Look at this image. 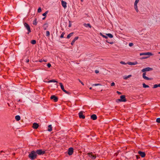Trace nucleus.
<instances>
[{
  "label": "nucleus",
  "mask_w": 160,
  "mask_h": 160,
  "mask_svg": "<svg viewBox=\"0 0 160 160\" xmlns=\"http://www.w3.org/2000/svg\"><path fill=\"white\" fill-rule=\"evenodd\" d=\"M106 35L110 38H112L113 37V36L110 33L107 34Z\"/></svg>",
  "instance_id": "a878e982"
},
{
  "label": "nucleus",
  "mask_w": 160,
  "mask_h": 160,
  "mask_svg": "<svg viewBox=\"0 0 160 160\" xmlns=\"http://www.w3.org/2000/svg\"><path fill=\"white\" fill-rule=\"evenodd\" d=\"M50 98L51 99H53L55 102H57L58 100V98L54 95L51 96Z\"/></svg>",
  "instance_id": "f8f14e48"
},
{
  "label": "nucleus",
  "mask_w": 160,
  "mask_h": 160,
  "mask_svg": "<svg viewBox=\"0 0 160 160\" xmlns=\"http://www.w3.org/2000/svg\"><path fill=\"white\" fill-rule=\"evenodd\" d=\"M88 155L89 158L93 159H95L96 158V156L92 153H88Z\"/></svg>",
  "instance_id": "6e6552de"
},
{
  "label": "nucleus",
  "mask_w": 160,
  "mask_h": 160,
  "mask_svg": "<svg viewBox=\"0 0 160 160\" xmlns=\"http://www.w3.org/2000/svg\"><path fill=\"white\" fill-rule=\"evenodd\" d=\"M78 37H75L74 38V39L72 41V42L71 43V44L72 45H73L74 43L78 39Z\"/></svg>",
  "instance_id": "f3484780"
},
{
  "label": "nucleus",
  "mask_w": 160,
  "mask_h": 160,
  "mask_svg": "<svg viewBox=\"0 0 160 160\" xmlns=\"http://www.w3.org/2000/svg\"><path fill=\"white\" fill-rule=\"evenodd\" d=\"M152 68L148 67L143 69L141 71L142 72H146L152 71Z\"/></svg>",
  "instance_id": "20e7f679"
},
{
  "label": "nucleus",
  "mask_w": 160,
  "mask_h": 160,
  "mask_svg": "<svg viewBox=\"0 0 160 160\" xmlns=\"http://www.w3.org/2000/svg\"><path fill=\"white\" fill-rule=\"evenodd\" d=\"M45 18H43V19H44Z\"/></svg>",
  "instance_id": "5fc2aeb1"
},
{
  "label": "nucleus",
  "mask_w": 160,
  "mask_h": 160,
  "mask_svg": "<svg viewBox=\"0 0 160 160\" xmlns=\"http://www.w3.org/2000/svg\"><path fill=\"white\" fill-rule=\"evenodd\" d=\"M33 25H36L37 24V20L35 19L33 21Z\"/></svg>",
  "instance_id": "c756f323"
},
{
  "label": "nucleus",
  "mask_w": 160,
  "mask_h": 160,
  "mask_svg": "<svg viewBox=\"0 0 160 160\" xmlns=\"http://www.w3.org/2000/svg\"><path fill=\"white\" fill-rule=\"evenodd\" d=\"M64 34L65 33L64 32L62 33L60 36V38H63L64 37Z\"/></svg>",
  "instance_id": "c9c22d12"
},
{
  "label": "nucleus",
  "mask_w": 160,
  "mask_h": 160,
  "mask_svg": "<svg viewBox=\"0 0 160 160\" xmlns=\"http://www.w3.org/2000/svg\"><path fill=\"white\" fill-rule=\"evenodd\" d=\"M156 122H157L160 123V118H158L156 119Z\"/></svg>",
  "instance_id": "4c0bfd02"
},
{
  "label": "nucleus",
  "mask_w": 160,
  "mask_h": 160,
  "mask_svg": "<svg viewBox=\"0 0 160 160\" xmlns=\"http://www.w3.org/2000/svg\"><path fill=\"white\" fill-rule=\"evenodd\" d=\"M61 4L62 7L64 8H66L67 7V3L66 2L63 0L61 1Z\"/></svg>",
  "instance_id": "ddd939ff"
},
{
  "label": "nucleus",
  "mask_w": 160,
  "mask_h": 160,
  "mask_svg": "<svg viewBox=\"0 0 160 160\" xmlns=\"http://www.w3.org/2000/svg\"><path fill=\"white\" fill-rule=\"evenodd\" d=\"M133 45V44L132 43H130L129 44V46L130 47H132Z\"/></svg>",
  "instance_id": "a19ab883"
},
{
  "label": "nucleus",
  "mask_w": 160,
  "mask_h": 160,
  "mask_svg": "<svg viewBox=\"0 0 160 160\" xmlns=\"http://www.w3.org/2000/svg\"><path fill=\"white\" fill-rule=\"evenodd\" d=\"M99 72V71L98 70H96L95 71V72L96 73H98Z\"/></svg>",
  "instance_id": "a18cd8bd"
},
{
  "label": "nucleus",
  "mask_w": 160,
  "mask_h": 160,
  "mask_svg": "<svg viewBox=\"0 0 160 160\" xmlns=\"http://www.w3.org/2000/svg\"><path fill=\"white\" fill-rule=\"evenodd\" d=\"M100 35L101 36H102V37L103 38H108V37H107V36H105V35H103V34L102 33H101V32H100Z\"/></svg>",
  "instance_id": "bb28decb"
},
{
  "label": "nucleus",
  "mask_w": 160,
  "mask_h": 160,
  "mask_svg": "<svg viewBox=\"0 0 160 160\" xmlns=\"http://www.w3.org/2000/svg\"><path fill=\"white\" fill-rule=\"evenodd\" d=\"M48 131L51 132L52 131V127L51 125H49L48 127Z\"/></svg>",
  "instance_id": "4be33fe9"
},
{
  "label": "nucleus",
  "mask_w": 160,
  "mask_h": 160,
  "mask_svg": "<svg viewBox=\"0 0 160 160\" xmlns=\"http://www.w3.org/2000/svg\"><path fill=\"white\" fill-rule=\"evenodd\" d=\"M31 43L33 44H34L36 43V41L35 40H32L31 42Z\"/></svg>",
  "instance_id": "2f4dec72"
},
{
  "label": "nucleus",
  "mask_w": 160,
  "mask_h": 160,
  "mask_svg": "<svg viewBox=\"0 0 160 160\" xmlns=\"http://www.w3.org/2000/svg\"><path fill=\"white\" fill-rule=\"evenodd\" d=\"M48 11L46 12L45 13H43L42 14V15L46 17V16L47 14L48 13Z\"/></svg>",
  "instance_id": "f704fd0d"
},
{
  "label": "nucleus",
  "mask_w": 160,
  "mask_h": 160,
  "mask_svg": "<svg viewBox=\"0 0 160 160\" xmlns=\"http://www.w3.org/2000/svg\"><path fill=\"white\" fill-rule=\"evenodd\" d=\"M39 127L38 124L36 123H34L33 124L32 128L34 129H37Z\"/></svg>",
  "instance_id": "2eb2a0df"
},
{
  "label": "nucleus",
  "mask_w": 160,
  "mask_h": 160,
  "mask_svg": "<svg viewBox=\"0 0 160 160\" xmlns=\"http://www.w3.org/2000/svg\"><path fill=\"white\" fill-rule=\"evenodd\" d=\"M15 119L17 121H18L20 119V117L19 115H17L15 117Z\"/></svg>",
  "instance_id": "393cba45"
},
{
  "label": "nucleus",
  "mask_w": 160,
  "mask_h": 160,
  "mask_svg": "<svg viewBox=\"0 0 160 160\" xmlns=\"http://www.w3.org/2000/svg\"><path fill=\"white\" fill-rule=\"evenodd\" d=\"M37 154L36 152L34 151H32L29 155V157L31 159H33L36 158Z\"/></svg>",
  "instance_id": "f257e3e1"
},
{
  "label": "nucleus",
  "mask_w": 160,
  "mask_h": 160,
  "mask_svg": "<svg viewBox=\"0 0 160 160\" xmlns=\"http://www.w3.org/2000/svg\"><path fill=\"white\" fill-rule=\"evenodd\" d=\"M120 98L118 99L117 101H118L121 102H125L126 101L125 96L124 95H122L120 96Z\"/></svg>",
  "instance_id": "7ed1b4c3"
},
{
  "label": "nucleus",
  "mask_w": 160,
  "mask_h": 160,
  "mask_svg": "<svg viewBox=\"0 0 160 160\" xmlns=\"http://www.w3.org/2000/svg\"><path fill=\"white\" fill-rule=\"evenodd\" d=\"M73 152V148H70L68 150V154L69 155H72Z\"/></svg>",
  "instance_id": "9d476101"
},
{
  "label": "nucleus",
  "mask_w": 160,
  "mask_h": 160,
  "mask_svg": "<svg viewBox=\"0 0 160 160\" xmlns=\"http://www.w3.org/2000/svg\"><path fill=\"white\" fill-rule=\"evenodd\" d=\"M140 0H135L134 4V7L135 11L137 12L139 11L138 7V3L139 2Z\"/></svg>",
  "instance_id": "f03ea898"
},
{
  "label": "nucleus",
  "mask_w": 160,
  "mask_h": 160,
  "mask_svg": "<svg viewBox=\"0 0 160 160\" xmlns=\"http://www.w3.org/2000/svg\"><path fill=\"white\" fill-rule=\"evenodd\" d=\"M24 26L27 29L28 31V33L31 32V29L30 28V27L29 25L26 23H25L24 24Z\"/></svg>",
  "instance_id": "1a4fd4ad"
},
{
  "label": "nucleus",
  "mask_w": 160,
  "mask_h": 160,
  "mask_svg": "<svg viewBox=\"0 0 160 160\" xmlns=\"http://www.w3.org/2000/svg\"><path fill=\"white\" fill-rule=\"evenodd\" d=\"M69 25L68 27H70L71 26L72 24H71V23H70V21H69Z\"/></svg>",
  "instance_id": "c03bdc74"
},
{
  "label": "nucleus",
  "mask_w": 160,
  "mask_h": 160,
  "mask_svg": "<svg viewBox=\"0 0 160 160\" xmlns=\"http://www.w3.org/2000/svg\"><path fill=\"white\" fill-rule=\"evenodd\" d=\"M47 66L48 68H50L51 66V64L50 63H48Z\"/></svg>",
  "instance_id": "79ce46f5"
},
{
  "label": "nucleus",
  "mask_w": 160,
  "mask_h": 160,
  "mask_svg": "<svg viewBox=\"0 0 160 160\" xmlns=\"http://www.w3.org/2000/svg\"><path fill=\"white\" fill-rule=\"evenodd\" d=\"M29 61V59H28L27 60V62H28Z\"/></svg>",
  "instance_id": "8fccbe9b"
},
{
  "label": "nucleus",
  "mask_w": 160,
  "mask_h": 160,
  "mask_svg": "<svg viewBox=\"0 0 160 160\" xmlns=\"http://www.w3.org/2000/svg\"><path fill=\"white\" fill-rule=\"evenodd\" d=\"M81 0V1L82 2H83V0Z\"/></svg>",
  "instance_id": "603ef678"
},
{
  "label": "nucleus",
  "mask_w": 160,
  "mask_h": 160,
  "mask_svg": "<svg viewBox=\"0 0 160 160\" xmlns=\"http://www.w3.org/2000/svg\"><path fill=\"white\" fill-rule=\"evenodd\" d=\"M160 87V83L159 84H154L153 86V88H156L158 87Z\"/></svg>",
  "instance_id": "412c9836"
},
{
  "label": "nucleus",
  "mask_w": 160,
  "mask_h": 160,
  "mask_svg": "<svg viewBox=\"0 0 160 160\" xmlns=\"http://www.w3.org/2000/svg\"><path fill=\"white\" fill-rule=\"evenodd\" d=\"M158 53H159V54H160V52H158Z\"/></svg>",
  "instance_id": "6e6d98bb"
},
{
  "label": "nucleus",
  "mask_w": 160,
  "mask_h": 160,
  "mask_svg": "<svg viewBox=\"0 0 160 160\" xmlns=\"http://www.w3.org/2000/svg\"><path fill=\"white\" fill-rule=\"evenodd\" d=\"M46 36L49 37L50 36V32L49 31H47L46 32Z\"/></svg>",
  "instance_id": "7c9ffc66"
},
{
  "label": "nucleus",
  "mask_w": 160,
  "mask_h": 160,
  "mask_svg": "<svg viewBox=\"0 0 160 160\" xmlns=\"http://www.w3.org/2000/svg\"><path fill=\"white\" fill-rule=\"evenodd\" d=\"M100 85V84H93L92 85V86H99V85Z\"/></svg>",
  "instance_id": "ea45409f"
},
{
  "label": "nucleus",
  "mask_w": 160,
  "mask_h": 160,
  "mask_svg": "<svg viewBox=\"0 0 160 160\" xmlns=\"http://www.w3.org/2000/svg\"><path fill=\"white\" fill-rule=\"evenodd\" d=\"M81 84L83 85H84V84L80 80H79Z\"/></svg>",
  "instance_id": "de8ad7c7"
},
{
  "label": "nucleus",
  "mask_w": 160,
  "mask_h": 160,
  "mask_svg": "<svg viewBox=\"0 0 160 160\" xmlns=\"http://www.w3.org/2000/svg\"><path fill=\"white\" fill-rule=\"evenodd\" d=\"M138 63L137 62H127V64L129 65H135L137 64Z\"/></svg>",
  "instance_id": "dca6fc26"
},
{
  "label": "nucleus",
  "mask_w": 160,
  "mask_h": 160,
  "mask_svg": "<svg viewBox=\"0 0 160 160\" xmlns=\"http://www.w3.org/2000/svg\"><path fill=\"white\" fill-rule=\"evenodd\" d=\"M59 84H60V87H61V89H62V90L64 92H65L66 93H68V92L67 91H66L65 90L64 88V86L62 85V84L61 82H60Z\"/></svg>",
  "instance_id": "9b49d317"
},
{
  "label": "nucleus",
  "mask_w": 160,
  "mask_h": 160,
  "mask_svg": "<svg viewBox=\"0 0 160 160\" xmlns=\"http://www.w3.org/2000/svg\"><path fill=\"white\" fill-rule=\"evenodd\" d=\"M39 61L40 62H42L43 61H44V62H46L47 61V60H46L41 59L39 60Z\"/></svg>",
  "instance_id": "473e14b6"
},
{
  "label": "nucleus",
  "mask_w": 160,
  "mask_h": 160,
  "mask_svg": "<svg viewBox=\"0 0 160 160\" xmlns=\"http://www.w3.org/2000/svg\"><path fill=\"white\" fill-rule=\"evenodd\" d=\"M148 57H144L143 58V59H146V58H148Z\"/></svg>",
  "instance_id": "09e8293b"
},
{
  "label": "nucleus",
  "mask_w": 160,
  "mask_h": 160,
  "mask_svg": "<svg viewBox=\"0 0 160 160\" xmlns=\"http://www.w3.org/2000/svg\"><path fill=\"white\" fill-rule=\"evenodd\" d=\"M36 152V153H37L39 155H41L44 154L45 153V152L44 151H42L41 149H39L37 150Z\"/></svg>",
  "instance_id": "39448f33"
},
{
  "label": "nucleus",
  "mask_w": 160,
  "mask_h": 160,
  "mask_svg": "<svg viewBox=\"0 0 160 160\" xmlns=\"http://www.w3.org/2000/svg\"><path fill=\"white\" fill-rule=\"evenodd\" d=\"M153 54L150 52H144L140 53V56L142 55H149V56H152L153 55Z\"/></svg>",
  "instance_id": "0eeeda50"
},
{
  "label": "nucleus",
  "mask_w": 160,
  "mask_h": 160,
  "mask_svg": "<svg viewBox=\"0 0 160 160\" xmlns=\"http://www.w3.org/2000/svg\"><path fill=\"white\" fill-rule=\"evenodd\" d=\"M52 82H57L55 80H50L48 82V83Z\"/></svg>",
  "instance_id": "c85d7f7f"
},
{
  "label": "nucleus",
  "mask_w": 160,
  "mask_h": 160,
  "mask_svg": "<svg viewBox=\"0 0 160 160\" xmlns=\"http://www.w3.org/2000/svg\"><path fill=\"white\" fill-rule=\"evenodd\" d=\"M146 72H143L142 74V77L143 79L145 80H151L152 79L150 78H148L146 76Z\"/></svg>",
  "instance_id": "423d86ee"
},
{
  "label": "nucleus",
  "mask_w": 160,
  "mask_h": 160,
  "mask_svg": "<svg viewBox=\"0 0 160 160\" xmlns=\"http://www.w3.org/2000/svg\"><path fill=\"white\" fill-rule=\"evenodd\" d=\"M79 117L80 118H82V119H84L85 118V117L84 115H83V113L82 112H80L79 113Z\"/></svg>",
  "instance_id": "a211bd4d"
},
{
  "label": "nucleus",
  "mask_w": 160,
  "mask_h": 160,
  "mask_svg": "<svg viewBox=\"0 0 160 160\" xmlns=\"http://www.w3.org/2000/svg\"><path fill=\"white\" fill-rule=\"evenodd\" d=\"M120 63L121 64H124V65H126L127 64V63H126L125 62H123V61H121L120 62Z\"/></svg>",
  "instance_id": "e433bc0d"
},
{
  "label": "nucleus",
  "mask_w": 160,
  "mask_h": 160,
  "mask_svg": "<svg viewBox=\"0 0 160 160\" xmlns=\"http://www.w3.org/2000/svg\"><path fill=\"white\" fill-rule=\"evenodd\" d=\"M42 11L41 8H39L38 10V12L40 13Z\"/></svg>",
  "instance_id": "72a5a7b5"
},
{
  "label": "nucleus",
  "mask_w": 160,
  "mask_h": 160,
  "mask_svg": "<svg viewBox=\"0 0 160 160\" xmlns=\"http://www.w3.org/2000/svg\"><path fill=\"white\" fill-rule=\"evenodd\" d=\"M83 25L86 27H88L90 28H91V25L89 23H88V24L84 23L83 24Z\"/></svg>",
  "instance_id": "5701e85b"
},
{
  "label": "nucleus",
  "mask_w": 160,
  "mask_h": 160,
  "mask_svg": "<svg viewBox=\"0 0 160 160\" xmlns=\"http://www.w3.org/2000/svg\"><path fill=\"white\" fill-rule=\"evenodd\" d=\"M142 86L143 88H147L149 87L148 85H146L145 83H143L142 84Z\"/></svg>",
  "instance_id": "cd10ccee"
},
{
  "label": "nucleus",
  "mask_w": 160,
  "mask_h": 160,
  "mask_svg": "<svg viewBox=\"0 0 160 160\" xmlns=\"http://www.w3.org/2000/svg\"><path fill=\"white\" fill-rule=\"evenodd\" d=\"M115 85V84L114 83V82H112L111 84V86H114V85Z\"/></svg>",
  "instance_id": "37998d69"
},
{
  "label": "nucleus",
  "mask_w": 160,
  "mask_h": 160,
  "mask_svg": "<svg viewBox=\"0 0 160 160\" xmlns=\"http://www.w3.org/2000/svg\"><path fill=\"white\" fill-rule=\"evenodd\" d=\"M138 153L142 158H144L145 156V154L144 152L139 151Z\"/></svg>",
  "instance_id": "4468645a"
},
{
  "label": "nucleus",
  "mask_w": 160,
  "mask_h": 160,
  "mask_svg": "<svg viewBox=\"0 0 160 160\" xmlns=\"http://www.w3.org/2000/svg\"><path fill=\"white\" fill-rule=\"evenodd\" d=\"M89 89H92V87L90 88Z\"/></svg>",
  "instance_id": "3c124183"
},
{
  "label": "nucleus",
  "mask_w": 160,
  "mask_h": 160,
  "mask_svg": "<svg viewBox=\"0 0 160 160\" xmlns=\"http://www.w3.org/2000/svg\"><path fill=\"white\" fill-rule=\"evenodd\" d=\"M117 93L118 94H121V93L119 91H117Z\"/></svg>",
  "instance_id": "49530a36"
},
{
  "label": "nucleus",
  "mask_w": 160,
  "mask_h": 160,
  "mask_svg": "<svg viewBox=\"0 0 160 160\" xmlns=\"http://www.w3.org/2000/svg\"><path fill=\"white\" fill-rule=\"evenodd\" d=\"M73 34V32H72L71 33H70V34H69L67 36V38H70L71 37H72V35Z\"/></svg>",
  "instance_id": "b1692460"
},
{
  "label": "nucleus",
  "mask_w": 160,
  "mask_h": 160,
  "mask_svg": "<svg viewBox=\"0 0 160 160\" xmlns=\"http://www.w3.org/2000/svg\"><path fill=\"white\" fill-rule=\"evenodd\" d=\"M136 157H137V158L138 159V156H136Z\"/></svg>",
  "instance_id": "864d4df0"
},
{
  "label": "nucleus",
  "mask_w": 160,
  "mask_h": 160,
  "mask_svg": "<svg viewBox=\"0 0 160 160\" xmlns=\"http://www.w3.org/2000/svg\"><path fill=\"white\" fill-rule=\"evenodd\" d=\"M131 75H129L128 76H124L123 77V78L124 79L127 80L128 78H130L132 77Z\"/></svg>",
  "instance_id": "6ab92c4d"
},
{
  "label": "nucleus",
  "mask_w": 160,
  "mask_h": 160,
  "mask_svg": "<svg viewBox=\"0 0 160 160\" xmlns=\"http://www.w3.org/2000/svg\"><path fill=\"white\" fill-rule=\"evenodd\" d=\"M106 42H107L108 43H110V44H112L113 43V42H108V40H106Z\"/></svg>",
  "instance_id": "58836bf2"
},
{
  "label": "nucleus",
  "mask_w": 160,
  "mask_h": 160,
  "mask_svg": "<svg viewBox=\"0 0 160 160\" xmlns=\"http://www.w3.org/2000/svg\"><path fill=\"white\" fill-rule=\"evenodd\" d=\"M159 60H160V58L159 59Z\"/></svg>",
  "instance_id": "4d7b16f0"
},
{
  "label": "nucleus",
  "mask_w": 160,
  "mask_h": 160,
  "mask_svg": "<svg viewBox=\"0 0 160 160\" xmlns=\"http://www.w3.org/2000/svg\"><path fill=\"white\" fill-rule=\"evenodd\" d=\"M91 118L93 120H95L97 118V117L96 115L93 114L91 116Z\"/></svg>",
  "instance_id": "aec40b11"
}]
</instances>
